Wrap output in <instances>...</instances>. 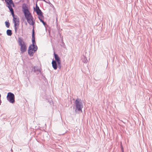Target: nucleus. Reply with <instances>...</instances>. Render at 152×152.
<instances>
[{"instance_id": "nucleus-1", "label": "nucleus", "mask_w": 152, "mask_h": 152, "mask_svg": "<svg viewBox=\"0 0 152 152\" xmlns=\"http://www.w3.org/2000/svg\"><path fill=\"white\" fill-rule=\"evenodd\" d=\"M35 31L34 30V26L32 30V44H31L28 48V54L31 57L33 56L34 53L37 51V47L35 45Z\"/></svg>"}, {"instance_id": "nucleus-2", "label": "nucleus", "mask_w": 152, "mask_h": 152, "mask_svg": "<svg viewBox=\"0 0 152 152\" xmlns=\"http://www.w3.org/2000/svg\"><path fill=\"white\" fill-rule=\"evenodd\" d=\"M22 10L28 23L31 25L33 26L35 22L33 21V18L32 16L25 4H23L22 5Z\"/></svg>"}, {"instance_id": "nucleus-3", "label": "nucleus", "mask_w": 152, "mask_h": 152, "mask_svg": "<svg viewBox=\"0 0 152 152\" xmlns=\"http://www.w3.org/2000/svg\"><path fill=\"white\" fill-rule=\"evenodd\" d=\"M74 103L75 106V113H79L80 112H82V109L83 107V105L82 100L77 98L75 100Z\"/></svg>"}, {"instance_id": "nucleus-4", "label": "nucleus", "mask_w": 152, "mask_h": 152, "mask_svg": "<svg viewBox=\"0 0 152 152\" xmlns=\"http://www.w3.org/2000/svg\"><path fill=\"white\" fill-rule=\"evenodd\" d=\"M18 42L19 45L20 46V50L21 53H23L26 51L27 48L24 42H23V39L22 38L20 37L18 38Z\"/></svg>"}, {"instance_id": "nucleus-5", "label": "nucleus", "mask_w": 152, "mask_h": 152, "mask_svg": "<svg viewBox=\"0 0 152 152\" xmlns=\"http://www.w3.org/2000/svg\"><path fill=\"white\" fill-rule=\"evenodd\" d=\"M15 95L13 94L10 92L8 93L7 98L10 103H13L15 102Z\"/></svg>"}, {"instance_id": "nucleus-6", "label": "nucleus", "mask_w": 152, "mask_h": 152, "mask_svg": "<svg viewBox=\"0 0 152 152\" xmlns=\"http://www.w3.org/2000/svg\"><path fill=\"white\" fill-rule=\"evenodd\" d=\"M6 2L7 5L6 6L9 8L10 11H12L13 9L12 7V3H13L12 0H4Z\"/></svg>"}, {"instance_id": "nucleus-7", "label": "nucleus", "mask_w": 152, "mask_h": 152, "mask_svg": "<svg viewBox=\"0 0 152 152\" xmlns=\"http://www.w3.org/2000/svg\"><path fill=\"white\" fill-rule=\"evenodd\" d=\"M11 13V15L13 17V21L14 23L15 22H16L18 21V19H19L18 17L17 16H15L14 14V11L13 10V11H10Z\"/></svg>"}, {"instance_id": "nucleus-8", "label": "nucleus", "mask_w": 152, "mask_h": 152, "mask_svg": "<svg viewBox=\"0 0 152 152\" xmlns=\"http://www.w3.org/2000/svg\"><path fill=\"white\" fill-rule=\"evenodd\" d=\"M52 66L53 68L55 69H57L58 68V64L57 62L56 61L53 59L52 62Z\"/></svg>"}, {"instance_id": "nucleus-9", "label": "nucleus", "mask_w": 152, "mask_h": 152, "mask_svg": "<svg viewBox=\"0 0 152 152\" xmlns=\"http://www.w3.org/2000/svg\"><path fill=\"white\" fill-rule=\"evenodd\" d=\"M54 55L55 59V61H56L57 62V63L61 62L60 58L58 54L55 53V51L54 53Z\"/></svg>"}, {"instance_id": "nucleus-10", "label": "nucleus", "mask_w": 152, "mask_h": 152, "mask_svg": "<svg viewBox=\"0 0 152 152\" xmlns=\"http://www.w3.org/2000/svg\"><path fill=\"white\" fill-rule=\"evenodd\" d=\"M19 19H18V21L17 22L14 23V29L15 32L16 33L17 29L18 28L19 24Z\"/></svg>"}, {"instance_id": "nucleus-11", "label": "nucleus", "mask_w": 152, "mask_h": 152, "mask_svg": "<svg viewBox=\"0 0 152 152\" xmlns=\"http://www.w3.org/2000/svg\"><path fill=\"white\" fill-rule=\"evenodd\" d=\"M32 70L34 72H41L40 70L38 68V67L37 66H34Z\"/></svg>"}, {"instance_id": "nucleus-12", "label": "nucleus", "mask_w": 152, "mask_h": 152, "mask_svg": "<svg viewBox=\"0 0 152 152\" xmlns=\"http://www.w3.org/2000/svg\"><path fill=\"white\" fill-rule=\"evenodd\" d=\"M36 12L37 14L39 16L42 17H44L43 15V13L40 9L37 11Z\"/></svg>"}, {"instance_id": "nucleus-13", "label": "nucleus", "mask_w": 152, "mask_h": 152, "mask_svg": "<svg viewBox=\"0 0 152 152\" xmlns=\"http://www.w3.org/2000/svg\"><path fill=\"white\" fill-rule=\"evenodd\" d=\"M7 35L9 36H11L12 34V31L10 29H8L7 31Z\"/></svg>"}, {"instance_id": "nucleus-14", "label": "nucleus", "mask_w": 152, "mask_h": 152, "mask_svg": "<svg viewBox=\"0 0 152 152\" xmlns=\"http://www.w3.org/2000/svg\"><path fill=\"white\" fill-rule=\"evenodd\" d=\"M82 61L84 63H86L87 62L88 60L87 58L84 56H83L82 58Z\"/></svg>"}, {"instance_id": "nucleus-15", "label": "nucleus", "mask_w": 152, "mask_h": 152, "mask_svg": "<svg viewBox=\"0 0 152 152\" xmlns=\"http://www.w3.org/2000/svg\"><path fill=\"white\" fill-rule=\"evenodd\" d=\"M6 26L7 28H9L10 26V24L9 22V20L6 21L5 22Z\"/></svg>"}, {"instance_id": "nucleus-16", "label": "nucleus", "mask_w": 152, "mask_h": 152, "mask_svg": "<svg viewBox=\"0 0 152 152\" xmlns=\"http://www.w3.org/2000/svg\"><path fill=\"white\" fill-rule=\"evenodd\" d=\"M39 9H39V7L37 6V4H36L35 8L34 7V10L36 12L38 10H39Z\"/></svg>"}, {"instance_id": "nucleus-17", "label": "nucleus", "mask_w": 152, "mask_h": 152, "mask_svg": "<svg viewBox=\"0 0 152 152\" xmlns=\"http://www.w3.org/2000/svg\"><path fill=\"white\" fill-rule=\"evenodd\" d=\"M57 64H58V67L60 69L61 68V62H59V63H57Z\"/></svg>"}, {"instance_id": "nucleus-18", "label": "nucleus", "mask_w": 152, "mask_h": 152, "mask_svg": "<svg viewBox=\"0 0 152 152\" xmlns=\"http://www.w3.org/2000/svg\"><path fill=\"white\" fill-rule=\"evenodd\" d=\"M43 17H41L40 16H39L38 17L39 19V20L41 22V21H43V20L42 19V18H43Z\"/></svg>"}, {"instance_id": "nucleus-19", "label": "nucleus", "mask_w": 152, "mask_h": 152, "mask_svg": "<svg viewBox=\"0 0 152 152\" xmlns=\"http://www.w3.org/2000/svg\"><path fill=\"white\" fill-rule=\"evenodd\" d=\"M48 102L49 103V104H50V105H52V104H53V101L52 100H51L50 101H48Z\"/></svg>"}, {"instance_id": "nucleus-20", "label": "nucleus", "mask_w": 152, "mask_h": 152, "mask_svg": "<svg viewBox=\"0 0 152 152\" xmlns=\"http://www.w3.org/2000/svg\"><path fill=\"white\" fill-rule=\"evenodd\" d=\"M42 1L45 2L47 3H50V1L49 0H42Z\"/></svg>"}, {"instance_id": "nucleus-21", "label": "nucleus", "mask_w": 152, "mask_h": 152, "mask_svg": "<svg viewBox=\"0 0 152 152\" xmlns=\"http://www.w3.org/2000/svg\"><path fill=\"white\" fill-rule=\"evenodd\" d=\"M41 22L42 23H43V25L44 26H45V25H46V23L43 20V21H41Z\"/></svg>"}, {"instance_id": "nucleus-22", "label": "nucleus", "mask_w": 152, "mask_h": 152, "mask_svg": "<svg viewBox=\"0 0 152 152\" xmlns=\"http://www.w3.org/2000/svg\"><path fill=\"white\" fill-rule=\"evenodd\" d=\"M12 5L13 7H14V6H15V5H14V3H13H13H12Z\"/></svg>"}, {"instance_id": "nucleus-23", "label": "nucleus", "mask_w": 152, "mask_h": 152, "mask_svg": "<svg viewBox=\"0 0 152 152\" xmlns=\"http://www.w3.org/2000/svg\"><path fill=\"white\" fill-rule=\"evenodd\" d=\"M121 150H122V152H124V149H123V148H122H122Z\"/></svg>"}, {"instance_id": "nucleus-24", "label": "nucleus", "mask_w": 152, "mask_h": 152, "mask_svg": "<svg viewBox=\"0 0 152 152\" xmlns=\"http://www.w3.org/2000/svg\"><path fill=\"white\" fill-rule=\"evenodd\" d=\"M1 99H0V105L1 104Z\"/></svg>"}, {"instance_id": "nucleus-25", "label": "nucleus", "mask_w": 152, "mask_h": 152, "mask_svg": "<svg viewBox=\"0 0 152 152\" xmlns=\"http://www.w3.org/2000/svg\"><path fill=\"white\" fill-rule=\"evenodd\" d=\"M1 94H0V99H1Z\"/></svg>"}, {"instance_id": "nucleus-26", "label": "nucleus", "mask_w": 152, "mask_h": 152, "mask_svg": "<svg viewBox=\"0 0 152 152\" xmlns=\"http://www.w3.org/2000/svg\"><path fill=\"white\" fill-rule=\"evenodd\" d=\"M2 1H4V0H1Z\"/></svg>"}]
</instances>
